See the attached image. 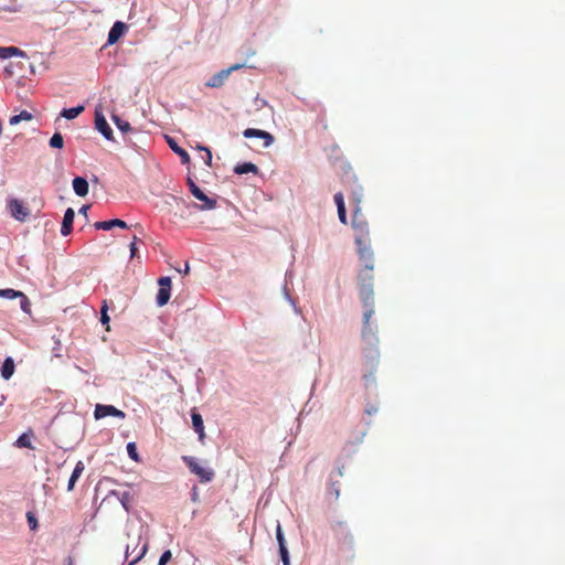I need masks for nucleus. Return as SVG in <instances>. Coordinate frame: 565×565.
Wrapping results in <instances>:
<instances>
[{
	"label": "nucleus",
	"instance_id": "f257e3e1",
	"mask_svg": "<svg viewBox=\"0 0 565 565\" xmlns=\"http://www.w3.org/2000/svg\"><path fill=\"white\" fill-rule=\"evenodd\" d=\"M141 535L137 533L132 539L131 543H128L126 546V557L132 556V559L128 563V565H135L138 563L146 554L148 550L147 543L140 545Z\"/></svg>",
	"mask_w": 565,
	"mask_h": 565
},
{
	"label": "nucleus",
	"instance_id": "f03ea898",
	"mask_svg": "<svg viewBox=\"0 0 565 565\" xmlns=\"http://www.w3.org/2000/svg\"><path fill=\"white\" fill-rule=\"evenodd\" d=\"M184 462L191 470V472L195 473L202 482H210L214 477V471L201 465L195 458L193 457H183Z\"/></svg>",
	"mask_w": 565,
	"mask_h": 565
},
{
	"label": "nucleus",
	"instance_id": "7ed1b4c3",
	"mask_svg": "<svg viewBox=\"0 0 565 565\" xmlns=\"http://www.w3.org/2000/svg\"><path fill=\"white\" fill-rule=\"evenodd\" d=\"M159 290L157 294V305L163 307L168 303L171 296V279L169 277H162L158 280Z\"/></svg>",
	"mask_w": 565,
	"mask_h": 565
},
{
	"label": "nucleus",
	"instance_id": "20e7f679",
	"mask_svg": "<svg viewBox=\"0 0 565 565\" xmlns=\"http://www.w3.org/2000/svg\"><path fill=\"white\" fill-rule=\"evenodd\" d=\"M107 416H114V417H118L120 419H124L126 417V415L122 411L116 408L113 405L97 404L95 406V411H94L95 419L98 420V419L105 418Z\"/></svg>",
	"mask_w": 565,
	"mask_h": 565
},
{
	"label": "nucleus",
	"instance_id": "39448f33",
	"mask_svg": "<svg viewBox=\"0 0 565 565\" xmlns=\"http://www.w3.org/2000/svg\"><path fill=\"white\" fill-rule=\"evenodd\" d=\"M0 297L1 298H6V299H17V298H19L20 299V307H21L22 311H24L25 313H30L31 305H30V301H29L28 297L23 292L14 290V289H11V288L0 289Z\"/></svg>",
	"mask_w": 565,
	"mask_h": 565
},
{
	"label": "nucleus",
	"instance_id": "423d86ee",
	"mask_svg": "<svg viewBox=\"0 0 565 565\" xmlns=\"http://www.w3.org/2000/svg\"><path fill=\"white\" fill-rule=\"evenodd\" d=\"M95 128L107 140H114L113 130L108 125L105 115L98 108L95 109Z\"/></svg>",
	"mask_w": 565,
	"mask_h": 565
},
{
	"label": "nucleus",
	"instance_id": "0eeeda50",
	"mask_svg": "<svg viewBox=\"0 0 565 565\" xmlns=\"http://www.w3.org/2000/svg\"><path fill=\"white\" fill-rule=\"evenodd\" d=\"M243 136L248 139L257 138L258 140L262 141V146L264 148L269 147L274 141V138L269 132L259 130V129H254V128L245 129L243 131Z\"/></svg>",
	"mask_w": 565,
	"mask_h": 565
},
{
	"label": "nucleus",
	"instance_id": "6e6552de",
	"mask_svg": "<svg viewBox=\"0 0 565 565\" xmlns=\"http://www.w3.org/2000/svg\"><path fill=\"white\" fill-rule=\"evenodd\" d=\"M8 207L11 215L20 222H24L29 216V210L17 199L9 200Z\"/></svg>",
	"mask_w": 565,
	"mask_h": 565
},
{
	"label": "nucleus",
	"instance_id": "1a4fd4ad",
	"mask_svg": "<svg viewBox=\"0 0 565 565\" xmlns=\"http://www.w3.org/2000/svg\"><path fill=\"white\" fill-rule=\"evenodd\" d=\"M192 195L201 202V204L196 206L199 210L210 211L215 209L216 201L209 198L200 188L194 189Z\"/></svg>",
	"mask_w": 565,
	"mask_h": 565
},
{
	"label": "nucleus",
	"instance_id": "9d476101",
	"mask_svg": "<svg viewBox=\"0 0 565 565\" xmlns=\"http://www.w3.org/2000/svg\"><path fill=\"white\" fill-rule=\"evenodd\" d=\"M230 77V71L221 70L220 72L212 75L206 82L205 86L209 88H220Z\"/></svg>",
	"mask_w": 565,
	"mask_h": 565
},
{
	"label": "nucleus",
	"instance_id": "9b49d317",
	"mask_svg": "<svg viewBox=\"0 0 565 565\" xmlns=\"http://www.w3.org/2000/svg\"><path fill=\"white\" fill-rule=\"evenodd\" d=\"M126 31H127V25L124 22H121V21L115 22L108 33L107 43L109 45L115 44L125 34Z\"/></svg>",
	"mask_w": 565,
	"mask_h": 565
},
{
	"label": "nucleus",
	"instance_id": "f8f14e48",
	"mask_svg": "<svg viewBox=\"0 0 565 565\" xmlns=\"http://www.w3.org/2000/svg\"><path fill=\"white\" fill-rule=\"evenodd\" d=\"M12 57L26 60L28 55L17 46H0V60H8Z\"/></svg>",
	"mask_w": 565,
	"mask_h": 565
},
{
	"label": "nucleus",
	"instance_id": "ddd939ff",
	"mask_svg": "<svg viewBox=\"0 0 565 565\" xmlns=\"http://www.w3.org/2000/svg\"><path fill=\"white\" fill-rule=\"evenodd\" d=\"M74 217H75L74 210L72 207H68L65 211V214H64V217H63V222H62V226H61V234L63 236H67L72 232Z\"/></svg>",
	"mask_w": 565,
	"mask_h": 565
},
{
	"label": "nucleus",
	"instance_id": "4468645a",
	"mask_svg": "<svg viewBox=\"0 0 565 565\" xmlns=\"http://www.w3.org/2000/svg\"><path fill=\"white\" fill-rule=\"evenodd\" d=\"M85 470V465L83 461H77L71 477H70V480H68V483H67V491H73L74 488H75V484L77 482V480L79 479V477L82 476V473L84 472Z\"/></svg>",
	"mask_w": 565,
	"mask_h": 565
},
{
	"label": "nucleus",
	"instance_id": "2eb2a0df",
	"mask_svg": "<svg viewBox=\"0 0 565 565\" xmlns=\"http://www.w3.org/2000/svg\"><path fill=\"white\" fill-rule=\"evenodd\" d=\"M73 190L78 196H85L88 193L89 185L86 179L76 177L73 179Z\"/></svg>",
	"mask_w": 565,
	"mask_h": 565
},
{
	"label": "nucleus",
	"instance_id": "dca6fc26",
	"mask_svg": "<svg viewBox=\"0 0 565 565\" xmlns=\"http://www.w3.org/2000/svg\"><path fill=\"white\" fill-rule=\"evenodd\" d=\"M94 226L97 230H103V231H109V230H111L115 226L120 227V228H127L128 227L126 222H124L121 220H118V218L110 220V221L96 222L94 224Z\"/></svg>",
	"mask_w": 565,
	"mask_h": 565
},
{
	"label": "nucleus",
	"instance_id": "f3484780",
	"mask_svg": "<svg viewBox=\"0 0 565 565\" xmlns=\"http://www.w3.org/2000/svg\"><path fill=\"white\" fill-rule=\"evenodd\" d=\"M191 419H192L193 428L199 435V439L203 440V438L205 437V433H204V425H203L202 416L198 413H192Z\"/></svg>",
	"mask_w": 565,
	"mask_h": 565
},
{
	"label": "nucleus",
	"instance_id": "a211bd4d",
	"mask_svg": "<svg viewBox=\"0 0 565 565\" xmlns=\"http://www.w3.org/2000/svg\"><path fill=\"white\" fill-rule=\"evenodd\" d=\"M14 373V361L12 358H7L1 367V376L9 380Z\"/></svg>",
	"mask_w": 565,
	"mask_h": 565
},
{
	"label": "nucleus",
	"instance_id": "6ab92c4d",
	"mask_svg": "<svg viewBox=\"0 0 565 565\" xmlns=\"http://www.w3.org/2000/svg\"><path fill=\"white\" fill-rule=\"evenodd\" d=\"M167 140H168V143H169L170 148H171V149H172L177 154H179V156H180L182 163H188V162L190 161V156H189V153H188L184 149H182L181 147H179V146L177 145V142H175L172 138H168Z\"/></svg>",
	"mask_w": 565,
	"mask_h": 565
},
{
	"label": "nucleus",
	"instance_id": "aec40b11",
	"mask_svg": "<svg viewBox=\"0 0 565 565\" xmlns=\"http://www.w3.org/2000/svg\"><path fill=\"white\" fill-rule=\"evenodd\" d=\"M84 106L79 105V106H76V107H72V108H66V109H63L62 113H61V117L67 119V120H72V119H75L76 117H78L83 111H84Z\"/></svg>",
	"mask_w": 565,
	"mask_h": 565
},
{
	"label": "nucleus",
	"instance_id": "412c9836",
	"mask_svg": "<svg viewBox=\"0 0 565 565\" xmlns=\"http://www.w3.org/2000/svg\"><path fill=\"white\" fill-rule=\"evenodd\" d=\"M32 118L33 116L31 113H29L28 110H22L20 114L10 117L9 124L11 126H14L20 124L21 121H30L32 120Z\"/></svg>",
	"mask_w": 565,
	"mask_h": 565
},
{
	"label": "nucleus",
	"instance_id": "4be33fe9",
	"mask_svg": "<svg viewBox=\"0 0 565 565\" xmlns=\"http://www.w3.org/2000/svg\"><path fill=\"white\" fill-rule=\"evenodd\" d=\"M234 171L237 174H245V173H249V172L256 173L257 167L254 163L245 162V163L237 164L234 168Z\"/></svg>",
	"mask_w": 565,
	"mask_h": 565
},
{
	"label": "nucleus",
	"instance_id": "5701e85b",
	"mask_svg": "<svg viewBox=\"0 0 565 565\" xmlns=\"http://www.w3.org/2000/svg\"><path fill=\"white\" fill-rule=\"evenodd\" d=\"M50 146L52 148L62 149L64 146L63 136L60 132H55L50 139Z\"/></svg>",
	"mask_w": 565,
	"mask_h": 565
},
{
	"label": "nucleus",
	"instance_id": "b1692460",
	"mask_svg": "<svg viewBox=\"0 0 565 565\" xmlns=\"http://www.w3.org/2000/svg\"><path fill=\"white\" fill-rule=\"evenodd\" d=\"M111 119L114 120V122L116 124L117 128L122 131V132H127L130 130V125L128 121H125L122 119H120L117 115H113L111 116Z\"/></svg>",
	"mask_w": 565,
	"mask_h": 565
},
{
	"label": "nucleus",
	"instance_id": "393cba45",
	"mask_svg": "<svg viewBox=\"0 0 565 565\" xmlns=\"http://www.w3.org/2000/svg\"><path fill=\"white\" fill-rule=\"evenodd\" d=\"M127 454L128 456L136 462H139L140 461V457L138 455V451H137V446L135 443H128L127 444Z\"/></svg>",
	"mask_w": 565,
	"mask_h": 565
},
{
	"label": "nucleus",
	"instance_id": "a878e982",
	"mask_svg": "<svg viewBox=\"0 0 565 565\" xmlns=\"http://www.w3.org/2000/svg\"><path fill=\"white\" fill-rule=\"evenodd\" d=\"M15 446L19 448H32L31 439L26 434H22L15 441Z\"/></svg>",
	"mask_w": 565,
	"mask_h": 565
},
{
	"label": "nucleus",
	"instance_id": "bb28decb",
	"mask_svg": "<svg viewBox=\"0 0 565 565\" xmlns=\"http://www.w3.org/2000/svg\"><path fill=\"white\" fill-rule=\"evenodd\" d=\"M1 11L17 13L20 11V6L17 2L7 6H0V12Z\"/></svg>",
	"mask_w": 565,
	"mask_h": 565
},
{
	"label": "nucleus",
	"instance_id": "cd10ccee",
	"mask_svg": "<svg viewBox=\"0 0 565 565\" xmlns=\"http://www.w3.org/2000/svg\"><path fill=\"white\" fill-rule=\"evenodd\" d=\"M276 537H277V542H278L279 555L282 558V530H281V526L279 523L277 524Z\"/></svg>",
	"mask_w": 565,
	"mask_h": 565
},
{
	"label": "nucleus",
	"instance_id": "c85d7f7f",
	"mask_svg": "<svg viewBox=\"0 0 565 565\" xmlns=\"http://www.w3.org/2000/svg\"><path fill=\"white\" fill-rule=\"evenodd\" d=\"M100 313H102V316H100V322H102L103 324L107 326V330H109V326H108V323H109V320H110V319H109V316H108V313H107V306H106V305H104V306H103V308H102V312H100Z\"/></svg>",
	"mask_w": 565,
	"mask_h": 565
},
{
	"label": "nucleus",
	"instance_id": "c756f323",
	"mask_svg": "<svg viewBox=\"0 0 565 565\" xmlns=\"http://www.w3.org/2000/svg\"><path fill=\"white\" fill-rule=\"evenodd\" d=\"M172 557L171 551H166L160 556L158 565H166Z\"/></svg>",
	"mask_w": 565,
	"mask_h": 565
},
{
	"label": "nucleus",
	"instance_id": "7c9ffc66",
	"mask_svg": "<svg viewBox=\"0 0 565 565\" xmlns=\"http://www.w3.org/2000/svg\"><path fill=\"white\" fill-rule=\"evenodd\" d=\"M26 518H28V523H29L31 530H35L38 526L36 518L32 513H28Z\"/></svg>",
	"mask_w": 565,
	"mask_h": 565
},
{
	"label": "nucleus",
	"instance_id": "2f4dec72",
	"mask_svg": "<svg viewBox=\"0 0 565 565\" xmlns=\"http://www.w3.org/2000/svg\"><path fill=\"white\" fill-rule=\"evenodd\" d=\"M200 149L204 150L206 152V157H205L204 161H205V163L207 166H211V163H212V153H211V151L207 148H205V147H200Z\"/></svg>",
	"mask_w": 565,
	"mask_h": 565
},
{
	"label": "nucleus",
	"instance_id": "473e14b6",
	"mask_svg": "<svg viewBox=\"0 0 565 565\" xmlns=\"http://www.w3.org/2000/svg\"><path fill=\"white\" fill-rule=\"evenodd\" d=\"M243 67V64H234L230 66L228 68H225V71H230V75L237 70H241Z\"/></svg>",
	"mask_w": 565,
	"mask_h": 565
},
{
	"label": "nucleus",
	"instance_id": "72a5a7b5",
	"mask_svg": "<svg viewBox=\"0 0 565 565\" xmlns=\"http://www.w3.org/2000/svg\"><path fill=\"white\" fill-rule=\"evenodd\" d=\"M188 185L191 193L194 192V189H198L199 186L192 181V179H188Z\"/></svg>",
	"mask_w": 565,
	"mask_h": 565
},
{
	"label": "nucleus",
	"instance_id": "f704fd0d",
	"mask_svg": "<svg viewBox=\"0 0 565 565\" xmlns=\"http://www.w3.org/2000/svg\"><path fill=\"white\" fill-rule=\"evenodd\" d=\"M129 248H130V257H135V255H136V250H137V247H136L135 242H131V243H130Z\"/></svg>",
	"mask_w": 565,
	"mask_h": 565
},
{
	"label": "nucleus",
	"instance_id": "c9c22d12",
	"mask_svg": "<svg viewBox=\"0 0 565 565\" xmlns=\"http://www.w3.org/2000/svg\"><path fill=\"white\" fill-rule=\"evenodd\" d=\"M6 73L9 74V75H12L13 74V70H12V65H8L6 68H4Z\"/></svg>",
	"mask_w": 565,
	"mask_h": 565
},
{
	"label": "nucleus",
	"instance_id": "e433bc0d",
	"mask_svg": "<svg viewBox=\"0 0 565 565\" xmlns=\"http://www.w3.org/2000/svg\"><path fill=\"white\" fill-rule=\"evenodd\" d=\"M88 206L84 205L79 209V213L86 215L87 214Z\"/></svg>",
	"mask_w": 565,
	"mask_h": 565
},
{
	"label": "nucleus",
	"instance_id": "4c0bfd02",
	"mask_svg": "<svg viewBox=\"0 0 565 565\" xmlns=\"http://www.w3.org/2000/svg\"><path fill=\"white\" fill-rule=\"evenodd\" d=\"M128 498V494H124L122 499H121V503L122 505L125 507V509H127V504H126V500Z\"/></svg>",
	"mask_w": 565,
	"mask_h": 565
},
{
	"label": "nucleus",
	"instance_id": "58836bf2",
	"mask_svg": "<svg viewBox=\"0 0 565 565\" xmlns=\"http://www.w3.org/2000/svg\"><path fill=\"white\" fill-rule=\"evenodd\" d=\"M192 499H193V501L198 500V493L195 491L193 492Z\"/></svg>",
	"mask_w": 565,
	"mask_h": 565
},
{
	"label": "nucleus",
	"instance_id": "ea45409f",
	"mask_svg": "<svg viewBox=\"0 0 565 565\" xmlns=\"http://www.w3.org/2000/svg\"><path fill=\"white\" fill-rule=\"evenodd\" d=\"M189 270H190V266L186 264V265H185V268H184V274H188V273H189Z\"/></svg>",
	"mask_w": 565,
	"mask_h": 565
},
{
	"label": "nucleus",
	"instance_id": "a19ab883",
	"mask_svg": "<svg viewBox=\"0 0 565 565\" xmlns=\"http://www.w3.org/2000/svg\"><path fill=\"white\" fill-rule=\"evenodd\" d=\"M136 241H137V236H134V237H132V242H135V243H136Z\"/></svg>",
	"mask_w": 565,
	"mask_h": 565
}]
</instances>
